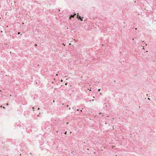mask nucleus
I'll return each mask as SVG.
<instances>
[{"label": "nucleus", "instance_id": "f257e3e1", "mask_svg": "<svg viewBox=\"0 0 156 156\" xmlns=\"http://www.w3.org/2000/svg\"><path fill=\"white\" fill-rule=\"evenodd\" d=\"M78 14H79L78 13H77V18L78 19H80V18H81V16H79Z\"/></svg>", "mask_w": 156, "mask_h": 156}, {"label": "nucleus", "instance_id": "f03ea898", "mask_svg": "<svg viewBox=\"0 0 156 156\" xmlns=\"http://www.w3.org/2000/svg\"><path fill=\"white\" fill-rule=\"evenodd\" d=\"M74 17V16L73 15H71L70 16V17H71V18H73Z\"/></svg>", "mask_w": 156, "mask_h": 156}, {"label": "nucleus", "instance_id": "7ed1b4c3", "mask_svg": "<svg viewBox=\"0 0 156 156\" xmlns=\"http://www.w3.org/2000/svg\"><path fill=\"white\" fill-rule=\"evenodd\" d=\"M83 17H81V18H80V19L81 21H82L83 20Z\"/></svg>", "mask_w": 156, "mask_h": 156}, {"label": "nucleus", "instance_id": "20e7f679", "mask_svg": "<svg viewBox=\"0 0 156 156\" xmlns=\"http://www.w3.org/2000/svg\"><path fill=\"white\" fill-rule=\"evenodd\" d=\"M32 109L33 110V111H35V108L34 107H33L32 108Z\"/></svg>", "mask_w": 156, "mask_h": 156}, {"label": "nucleus", "instance_id": "39448f33", "mask_svg": "<svg viewBox=\"0 0 156 156\" xmlns=\"http://www.w3.org/2000/svg\"><path fill=\"white\" fill-rule=\"evenodd\" d=\"M73 108L74 109V110H76L77 109H76V108H74V107H73Z\"/></svg>", "mask_w": 156, "mask_h": 156}, {"label": "nucleus", "instance_id": "423d86ee", "mask_svg": "<svg viewBox=\"0 0 156 156\" xmlns=\"http://www.w3.org/2000/svg\"><path fill=\"white\" fill-rule=\"evenodd\" d=\"M94 101V99H92V100H90V102L91 101Z\"/></svg>", "mask_w": 156, "mask_h": 156}, {"label": "nucleus", "instance_id": "0eeeda50", "mask_svg": "<svg viewBox=\"0 0 156 156\" xmlns=\"http://www.w3.org/2000/svg\"><path fill=\"white\" fill-rule=\"evenodd\" d=\"M76 15V14L75 13H74V15H73L74 16H75Z\"/></svg>", "mask_w": 156, "mask_h": 156}, {"label": "nucleus", "instance_id": "6e6552de", "mask_svg": "<svg viewBox=\"0 0 156 156\" xmlns=\"http://www.w3.org/2000/svg\"><path fill=\"white\" fill-rule=\"evenodd\" d=\"M71 17H70V16L69 17V19H70V20H71Z\"/></svg>", "mask_w": 156, "mask_h": 156}, {"label": "nucleus", "instance_id": "1a4fd4ad", "mask_svg": "<svg viewBox=\"0 0 156 156\" xmlns=\"http://www.w3.org/2000/svg\"><path fill=\"white\" fill-rule=\"evenodd\" d=\"M67 83H65V84L66 85H67Z\"/></svg>", "mask_w": 156, "mask_h": 156}, {"label": "nucleus", "instance_id": "9d476101", "mask_svg": "<svg viewBox=\"0 0 156 156\" xmlns=\"http://www.w3.org/2000/svg\"><path fill=\"white\" fill-rule=\"evenodd\" d=\"M100 90H101V89H98V91H100Z\"/></svg>", "mask_w": 156, "mask_h": 156}, {"label": "nucleus", "instance_id": "9b49d317", "mask_svg": "<svg viewBox=\"0 0 156 156\" xmlns=\"http://www.w3.org/2000/svg\"><path fill=\"white\" fill-rule=\"evenodd\" d=\"M66 133H67V132H66H66L64 133H65V134H66Z\"/></svg>", "mask_w": 156, "mask_h": 156}, {"label": "nucleus", "instance_id": "f8f14e48", "mask_svg": "<svg viewBox=\"0 0 156 156\" xmlns=\"http://www.w3.org/2000/svg\"><path fill=\"white\" fill-rule=\"evenodd\" d=\"M79 109H76V111H79Z\"/></svg>", "mask_w": 156, "mask_h": 156}, {"label": "nucleus", "instance_id": "ddd939ff", "mask_svg": "<svg viewBox=\"0 0 156 156\" xmlns=\"http://www.w3.org/2000/svg\"><path fill=\"white\" fill-rule=\"evenodd\" d=\"M8 103H7L6 104V105H8Z\"/></svg>", "mask_w": 156, "mask_h": 156}, {"label": "nucleus", "instance_id": "4468645a", "mask_svg": "<svg viewBox=\"0 0 156 156\" xmlns=\"http://www.w3.org/2000/svg\"><path fill=\"white\" fill-rule=\"evenodd\" d=\"M80 111L81 112H82V110H80Z\"/></svg>", "mask_w": 156, "mask_h": 156}, {"label": "nucleus", "instance_id": "2eb2a0df", "mask_svg": "<svg viewBox=\"0 0 156 156\" xmlns=\"http://www.w3.org/2000/svg\"><path fill=\"white\" fill-rule=\"evenodd\" d=\"M40 109V108H37V110H39Z\"/></svg>", "mask_w": 156, "mask_h": 156}, {"label": "nucleus", "instance_id": "dca6fc26", "mask_svg": "<svg viewBox=\"0 0 156 156\" xmlns=\"http://www.w3.org/2000/svg\"><path fill=\"white\" fill-rule=\"evenodd\" d=\"M101 114V113H99V114Z\"/></svg>", "mask_w": 156, "mask_h": 156}, {"label": "nucleus", "instance_id": "f3484780", "mask_svg": "<svg viewBox=\"0 0 156 156\" xmlns=\"http://www.w3.org/2000/svg\"><path fill=\"white\" fill-rule=\"evenodd\" d=\"M148 100H150V99L149 98H148Z\"/></svg>", "mask_w": 156, "mask_h": 156}, {"label": "nucleus", "instance_id": "a211bd4d", "mask_svg": "<svg viewBox=\"0 0 156 156\" xmlns=\"http://www.w3.org/2000/svg\"><path fill=\"white\" fill-rule=\"evenodd\" d=\"M58 75V74H56V76H57Z\"/></svg>", "mask_w": 156, "mask_h": 156}, {"label": "nucleus", "instance_id": "6ab92c4d", "mask_svg": "<svg viewBox=\"0 0 156 156\" xmlns=\"http://www.w3.org/2000/svg\"><path fill=\"white\" fill-rule=\"evenodd\" d=\"M35 45L36 46H37V45L36 44H35Z\"/></svg>", "mask_w": 156, "mask_h": 156}, {"label": "nucleus", "instance_id": "aec40b11", "mask_svg": "<svg viewBox=\"0 0 156 156\" xmlns=\"http://www.w3.org/2000/svg\"><path fill=\"white\" fill-rule=\"evenodd\" d=\"M135 30H137V28H135Z\"/></svg>", "mask_w": 156, "mask_h": 156}, {"label": "nucleus", "instance_id": "412c9836", "mask_svg": "<svg viewBox=\"0 0 156 156\" xmlns=\"http://www.w3.org/2000/svg\"><path fill=\"white\" fill-rule=\"evenodd\" d=\"M67 107H68V105H67Z\"/></svg>", "mask_w": 156, "mask_h": 156}, {"label": "nucleus", "instance_id": "4be33fe9", "mask_svg": "<svg viewBox=\"0 0 156 156\" xmlns=\"http://www.w3.org/2000/svg\"><path fill=\"white\" fill-rule=\"evenodd\" d=\"M74 40L75 41H76V39H75V40Z\"/></svg>", "mask_w": 156, "mask_h": 156}, {"label": "nucleus", "instance_id": "5701e85b", "mask_svg": "<svg viewBox=\"0 0 156 156\" xmlns=\"http://www.w3.org/2000/svg\"><path fill=\"white\" fill-rule=\"evenodd\" d=\"M42 41H43V40H41Z\"/></svg>", "mask_w": 156, "mask_h": 156}, {"label": "nucleus", "instance_id": "b1692460", "mask_svg": "<svg viewBox=\"0 0 156 156\" xmlns=\"http://www.w3.org/2000/svg\"><path fill=\"white\" fill-rule=\"evenodd\" d=\"M69 109H70V108Z\"/></svg>", "mask_w": 156, "mask_h": 156}]
</instances>
